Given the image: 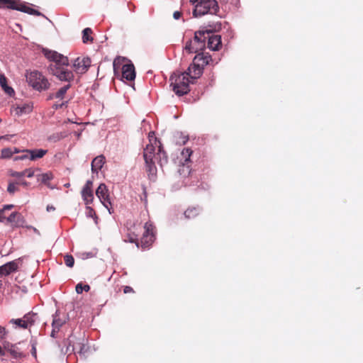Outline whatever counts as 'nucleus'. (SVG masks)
Instances as JSON below:
<instances>
[{
    "label": "nucleus",
    "instance_id": "obj_6",
    "mask_svg": "<svg viewBox=\"0 0 363 363\" xmlns=\"http://www.w3.org/2000/svg\"><path fill=\"white\" fill-rule=\"evenodd\" d=\"M206 31L199 30L195 32L193 39L186 43L184 50L189 53H200L206 48L207 37Z\"/></svg>",
    "mask_w": 363,
    "mask_h": 363
},
{
    "label": "nucleus",
    "instance_id": "obj_46",
    "mask_svg": "<svg viewBox=\"0 0 363 363\" xmlns=\"http://www.w3.org/2000/svg\"><path fill=\"white\" fill-rule=\"evenodd\" d=\"M0 355L1 356H5L6 355V352H4V350L1 348V347L0 346Z\"/></svg>",
    "mask_w": 363,
    "mask_h": 363
},
{
    "label": "nucleus",
    "instance_id": "obj_35",
    "mask_svg": "<svg viewBox=\"0 0 363 363\" xmlns=\"http://www.w3.org/2000/svg\"><path fill=\"white\" fill-rule=\"evenodd\" d=\"M86 214L88 217H91L93 218H97L96 213L94 209L90 206L86 207Z\"/></svg>",
    "mask_w": 363,
    "mask_h": 363
},
{
    "label": "nucleus",
    "instance_id": "obj_16",
    "mask_svg": "<svg viewBox=\"0 0 363 363\" xmlns=\"http://www.w3.org/2000/svg\"><path fill=\"white\" fill-rule=\"evenodd\" d=\"M122 77L128 81H133L135 78V67L133 64H125L122 67Z\"/></svg>",
    "mask_w": 363,
    "mask_h": 363
},
{
    "label": "nucleus",
    "instance_id": "obj_13",
    "mask_svg": "<svg viewBox=\"0 0 363 363\" xmlns=\"http://www.w3.org/2000/svg\"><path fill=\"white\" fill-rule=\"evenodd\" d=\"M92 186L93 182L88 180L82 190V197L86 205H89L93 202L94 193Z\"/></svg>",
    "mask_w": 363,
    "mask_h": 363
},
{
    "label": "nucleus",
    "instance_id": "obj_14",
    "mask_svg": "<svg viewBox=\"0 0 363 363\" xmlns=\"http://www.w3.org/2000/svg\"><path fill=\"white\" fill-rule=\"evenodd\" d=\"M18 259L9 262L0 267V276H8L13 272L18 271Z\"/></svg>",
    "mask_w": 363,
    "mask_h": 363
},
{
    "label": "nucleus",
    "instance_id": "obj_44",
    "mask_svg": "<svg viewBox=\"0 0 363 363\" xmlns=\"http://www.w3.org/2000/svg\"><path fill=\"white\" fill-rule=\"evenodd\" d=\"M18 184H21L23 185V186H28V182H27L26 181H21L20 182H18Z\"/></svg>",
    "mask_w": 363,
    "mask_h": 363
},
{
    "label": "nucleus",
    "instance_id": "obj_41",
    "mask_svg": "<svg viewBox=\"0 0 363 363\" xmlns=\"http://www.w3.org/2000/svg\"><path fill=\"white\" fill-rule=\"evenodd\" d=\"M123 292H124V294H128V293L134 292V291L132 287L126 286L123 289Z\"/></svg>",
    "mask_w": 363,
    "mask_h": 363
},
{
    "label": "nucleus",
    "instance_id": "obj_23",
    "mask_svg": "<svg viewBox=\"0 0 363 363\" xmlns=\"http://www.w3.org/2000/svg\"><path fill=\"white\" fill-rule=\"evenodd\" d=\"M4 352L6 353H9L14 358H20L23 357L22 352L20 351L18 347L16 345H7L5 347Z\"/></svg>",
    "mask_w": 363,
    "mask_h": 363
},
{
    "label": "nucleus",
    "instance_id": "obj_38",
    "mask_svg": "<svg viewBox=\"0 0 363 363\" xmlns=\"http://www.w3.org/2000/svg\"><path fill=\"white\" fill-rule=\"evenodd\" d=\"M67 102H68V100H67V101H62V103H60V104H55L53 105V106H52V107H53L55 109L61 108H62L64 106H66V105H67Z\"/></svg>",
    "mask_w": 363,
    "mask_h": 363
},
{
    "label": "nucleus",
    "instance_id": "obj_4",
    "mask_svg": "<svg viewBox=\"0 0 363 363\" xmlns=\"http://www.w3.org/2000/svg\"><path fill=\"white\" fill-rule=\"evenodd\" d=\"M195 4L193 15L201 17L206 14L216 15L219 11L218 4L216 0H190Z\"/></svg>",
    "mask_w": 363,
    "mask_h": 363
},
{
    "label": "nucleus",
    "instance_id": "obj_21",
    "mask_svg": "<svg viewBox=\"0 0 363 363\" xmlns=\"http://www.w3.org/2000/svg\"><path fill=\"white\" fill-rule=\"evenodd\" d=\"M36 177L38 182H40L41 183L45 184L48 187L52 189L50 184V181L53 179V174L52 172H48L46 173L38 174Z\"/></svg>",
    "mask_w": 363,
    "mask_h": 363
},
{
    "label": "nucleus",
    "instance_id": "obj_20",
    "mask_svg": "<svg viewBox=\"0 0 363 363\" xmlns=\"http://www.w3.org/2000/svg\"><path fill=\"white\" fill-rule=\"evenodd\" d=\"M16 10L35 16L42 15L40 11L26 6L20 0H18V4H17Z\"/></svg>",
    "mask_w": 363,
    "mask_h": 363
},
{
    "label": "nucleus",
    "instance_id": "obj_37",
    "mask_svg": "<svg viewBox=\"0 0 363 363\" xmlns=\"http://www.w3.org/2000/svg\"><path fill=\"white\" fill-rule=\"evenodd\" d=\"M24 154L14 157V160H23L29 158L30 155L28 152H23Z\"/></svg>",
    "mask_w": 363,
    "mask_h": 363
},
{
    "label": "nucleus",
    "instance_id": "obj_25",
    "mask_svg": "<svg viewBox=\"0 0 363 363\" xmlns=\"http://www.w3.org/2000/svg\"><path fill=\"white\" fill-rule=\"evenodd\" d=\"M201 208L199 207H189L184 212V216L187 219H193L199 215Z\"/></svg>",
    "mask_w": 363,
    "mask_h": 363
},
{
    "label": "nucleus",
    "instance_id": "obj_7",
    "mask_svg": "<svg viewBox=\"0 0 363 363\" xmlns=\"http://www.w3.org/2000/svg\"><path fill=\"white\" fill-rule=\"evenodd\" d=\"M29 84L38 91L46 90L50 87V82L48 79L38 71L31 72L27 76Z\"/></svg>",
    "mask_w": 363,
    "mask_h": 363
},
{
    "label": "nucleus",
    "instance_id": "obj_30",
    "mask_svg": "<svg viewBox=\"0 0 363 363\" xmlns=\"http://www.w3.org/2000/svg\"><path fill=\"white\" fill-rule=\"evenodd\" d=\"M12 152L11 147L4 148L1 151V159H9L12 157Z\"/></svg>",
    "mask_w": 363,
    "mask_h": 363
},
{
    "label": "nucleus",
    "instance_id": "obj_17",
    "mask_svg": "<svg viewBox=\"0 0 363 363\" xmlns=\"http://www.w3.org/2000/svg\"><path fill=\"white\" fill-rule=\"evenodd\" d=\"M23 152H28L30 155L29 159L30 160H36L43 157L44 155L48 152V150L43 149L24 150H23Z\"/></svg>",
    "mask_w": 363,
    "mask_h": 363
},
{
    "label": "nucleus",
    "instance_id": "obj_39",
    "mask_svg": "<svg viewBox=\"0 0 363 363\" xmlns=\"http://www.w3.org/2000/svg\"><path fill=\"white\" fill-rule=\"evenodd\" d=\"M13 207V205H11V204H9V205H5V206H4V208H3L0 209V215H1V216H4V215H3V214H4V212L6 210H10V209H11Z\"/></svg>",
    "mask_w": 363,
    "mask_h": 363
},
{
    "label": "nucleus",
    "instance_id": "obj_51",
    "mask_svg": "<svg viewBox=\"0 0 363 363\" xmlns=\"http://www.w3.org/2000/svg\"><path fill=\"white\" fill-rule=\"evenodd\" d=\"M1 121V119L0 118V122Z\"/></svg>",
    "mask_w": 363,
    "mask_h": 363
},
{
    "label": "nucleus",
    "instance_id": "obj_10",
    "mask_svg": "<svg viewBox=\"0 0 363 363\" xmlns=\"http://www.w3.org/2000/svg\"><path fill=\"white\" fill-rule=\"evenodd\" d=\"M192 150L190 148H184L182 152V159L184 160V162H182V167L179 169V172L181 175L184 177L188 176L190 172V157L192 155Z\"/></svg>",
    "mask_w": 363,
    "mask_h": 363
},
{
    "label": "nucleus",
    "instance_id": "obj_36",
    "mask_svg": "<svg viewBox=\"0 0 363 363\" xmlns=\"http://www.w3.org/2000/svg\"><path fill=\"white\" fill-rule=\"evenodd\" d=\"M128 240L130 242H134L136 244V245L139 246L138 239V236L136 235H128Z\"/></svg>",
    "mask_w": 363,
    "mask_h": 363
},
{
    "label": "nucleus",
    "instance_id": "obj_47",
    "mask_svg": "<svg viewBox=\"0 0 363 363\" xmlns=\"http://www.w3.org/2000/svg\"><path fill=\"white\" fill-rule=\"evenodd\" d=\"M79 347H80V350H79V353H82V350H84V345H79Z\"/></svg>",
    "mask_w": 363,
    "mask_h": 363
},
{
    "label": "nucleus",
    "instance_id": "obj_3",
    "mask_svg": "<svg viewBox=\"0 0 363 363\" xmlns=\"http://www.w3.org/2000/svg\"><path fill=\"white\" fill-rule=\"evenodd\" d=\"M192 75L193 74L188 70L183 72L177 71L171 75L170 86L176 95L182 96L190 91L189 84H194L196 79H192Z\"/></svg>",
    "mask_w": 363,
    "mask_h": 363
},
{
    "label": "nucleus",
    "instance_id": "obj_43",
    "mask_svg": "<svg viewBox=\"0 0 363 363\" xmlns=\"http://www.w3.org/2000/svg\"><path fill=\"white\" fill-rule=\"evenodd\" d=\"M60 330L57 329V328H52V332H51V336L52 337H55V333H58Z\"/></svg>",
    "mask_w": 363,
    "mask_h": 363
},
{
    "label": "nucleus",
    "instance_id": "obj_40",
    "mask_svg": "<svg viewBox=\"0 0 363 363\" xmlns=\"http://www.w3.org/2000/svg\"><path fill=\"white\" fill-rule=\"evenodd\" d=\"M6 334L5 328L0 325V340L4 338Z\"/></svg>",
    "mask_w": 363,
    "mask_h": 363
},
{
    "label": "nucleus",
    "instance_id": "obj_19",
    "mask_svg": "<svg viewBox=\"0 0 363 363\" xmlns=\"http://www.w3.org/2000/svg\"><path fill=\"white\" fill-rule=\"evenodd\" d=\"M0 86L5 94L9 96H13L15 95L14 89L8 85L7 79L4 74H0Z\"/></svg>",
    "mask_w": 363,
    "mask_h": 363
},
{
    "label": "nucleus",
    "instance_id": "obj_9",
    "mask_svg": "<svg viewBox=\"0 0 363 363\" xmlns=\"http://www.w3.org/2000/svg\"><path fill=\"white\" fill-rule=\"evenodd\" d=\"M72 67L77 74H82L86 73L91 66V59L88 57H78L72 62Z\"/></svg>",
    "mask_w": 363,
    "mask_h": 363
},
{
    "label": "nucleus",
    "instance_id": "obj_42",
    "mask_svg": "<svg viewBox=\"0 0 363 363\" xmlns=\"http://www.w3.org/2000/svg\"><path fill=\"white\" fill-rule=\"evenodd\" d=\"M181 16H182V12H180V11H174L173 13V17L176 20L179 19Z\"/></svg>",
    "mask_w": 363,
    "mask_h": 363
},
{
    "label": "nucleus",
    "instance_id": "obj_22",
    "mask_svg": "<svg viewBox=\"0 0 363 363\" xmlns=\"http://www.w3.org/2000/svg\"><path fill=\"white\" fill-rule=\"evenodd\" d=\"M35 171L34 169L29 168L26 169L22 172H16L11 171L10 175L13 177L21 178L23 177H27L28 178H31L34 176Z\"/></svg>",
    "mask_w": 363,
    "mask_h": 363
},
{
    "label": "nucleus",
    "instance_id": "obj_32",
    "mask_svg": "<svg viewBox=\"0 0 363 363\" xmlns=\"http://www.w3.org/2000/svg\"><path fill=\"white\" fill-rule=\"evenodd\" d=\"M17 185H18V182H10L8 185L7 191L10 194H13L16 191L19 190Z\"/></svg>",
    "mask_w": 363,
    "mask_h": 363
},
{
    "label": "nucleus",
    "instance_id": "obj_5",
    "mask_svg": "<svg viewBox=\"0 0 363 363\" xmlns=\"http://www.w3.org/2000/svg\"><path fill=\"white\" fill-rule=\"evenodd\" d=\"M212 60L211 56L208 53L201 52L197 53L193 60L192 64L188 68V71L192 73V79H198L203 74V67L208 65Z\"/></svg>",
    "mask_w": 363,
    "mask_h": 363
},
{
    "label": "nucleus",
    "instance_id": "obj_45",
    "mask_svg": "<svg viewBox=\"0 0 363 363\" xmlns=\"http://www.w3.org/2000/svg\"><path fill=\"white\" fill-rule=\"evenodd\" d=\"M11 152H12V155H13L15 153H18L20 152V150L16 147H13V148H11Z\"/></svg>",
    "mask_w": 363,
    "mask_h": 363
},
{
    "label": "nucleus",
    "instance_id": "obj_33",
    "mask_svg": "<svg viewBox=\"0 0 363 363\" xmlns=\"http://www.w3.org/2000/svg\"><path fill=\"white\" fill-rule=\"evenodd\" d=\"M145 231L143 234L154 235V226L151 223L147 222L144 225Z\"/></svg>",
    "mask_w": 363,
    "mask_h": 363
},
{
    "label": "nucleus",
    "instance_id": "obj_28",
    "mask_svg": "<svg viewBox=\"0 0 363 363\" xmlns=\"http://www.w3.org/2000/svg\"><path fill=\"white\" fill-rule=\"evenodd\" d=\"M65 321L61 319L58 313L56 312L53 315V320L52 323V328L60 330V328L65 324Z\"/></svg>",
    "mask_w": 363,
    "mask_h": 363
},
{
    "label": "nucleus",
    "instance_id": "obj_31",
    "mask_svg": "<svg viewBox=\"0 0 363 363\" xmlns=\"http://www.w3.org/2000/svg\"><path fill=\"white\" fill-rule=\"evenodd\" d=\"M75 290L77 294H82L83 291L86 292L89 291L90 290V286L88 284L83 285L82 283H79L77 284Z\"/></svg>",
    "mask_w": 363,
    "mask_h": 363
},
{
    "label": "nucleus",
    "instance_id": "obj_18",
    "mask_svg": "<svg viewBox=\"0 0 363 363\" xmlns=\"http://www.w3.org/2000/svg\"><path fill=\"white\" fill-rule=\"evenodd\" d=\"M105 161V157L102 155L96 157L91 162L92 172L97 173L103 167Z\"/></svg>",
    "mask_w": 363,
    "mask_h": 363
},
{
    "label": "nucleus",
    "instance_id": "obj_15",
    "mask_svg": "<svg viewBox=\"0 0 363 363\" xmlns=\"http://www.w3.org/2000/svg\"><path fill=\"white\" fill-rule=\"evenodd\" d=\"M12 109L18 116H20L23 114H28L31 113L33 109V104L32 102L17 104L16 106H13Z\"/></svg>",
    "mask_w": 363,
    "mask_h": 363
},
{
    "label": "nucleus",
    "instance_id": "obj_27",
    "mask_svg": "<svg viewBox=\"0 0 363 363\" xmlns=\"http://www.w3.org/2000/svg\"><path fill=\"white\" fill-rule=\"evenodd\" d=\"M82 41L84 43H87L88 42L92 43L93 38L91 36L92 34V30L90 28H86L82 31Z\"/></svg>",
    "mask_w": 363,
    "mask_h": 363
},
{
    "label": "nucleus",
    "instance_id": "obj_29",
    "mask_svg": "<svg viewBox=\"0 0 363 363\" xmlns=\"http://www.w3.org/2000/svg\"><path fill=\"white\" fill-rule=\"evenodd\" d=\"M21 217V214L19 213L13 212L7 218L4 216V220H6V221L8 223H16V225H18L19 224V220H19V218Z\"/></svg>",
    "mask_w": 363,
    "mask_h": 363
},
{
    "label": "nucleus",
    "instance_id": "obj_11",
    "mask_svg": "<svg viewBox=\"0 0 363 363\" xmlns=\"http://www.w3.org/2000/svg\"><path fill=\"white\" fill-rule=\"evenodd\" d=\"M96 195L99 199L103 205L108 209L111 213L112 204L110 200L108 189L105 184H101L96 191Z\"/></svg>",
    "mask_w": 363,
    "mask_h": 363
},
{
    "label": "nucleus",
    "instance_id": "obj_26",
    "mask_svg": "<svg viewBox=\"0 0 363 363\" xmlns=\"http://www.w3.org/2000/svg\"><path fill=\"white\" fill-rule=\"evenodd\" d=\"M18 0H0V8L6 7L16 10Z\"/></svg>",
    "mask_w": 363,
    "mask_h": 363
},
{
    "label": "nucleus",
    "instance_id": "obj_1",
    "mask_svg": "<svg viewBox=\"0 0 363 363\" xmlns=\"http://www.w3.org/2000/svg\"><path fill=\"white\" fill-rule=\"evenodd\" d=\"M44 55L47 59L52 61L49 66L50 72L55 76L59 80L68 82L67 84L63 86L57 91L50 94L48 99H53L64 101L66 99V94L71 87L70 82L74 80V75L71 70L67 69V66L69 65V60L56 51L44 50Z\"/></svg>",
    "mask_w": 363,
    "mask_h": 363
},
{
    "label": "nucleus",
    "instance_id": "obj_8",
    "mask_svg": "<svg viewBox=\"0 0 363 363\" xmlns=\"http://www.w3.org/2000/svg\"><path fill=\"white\" fill-rule=\"evenodd\" d=\"M38 318V314L32 311L25 314L21 318H12L9 323L13 325L15 328L28 329L34 325Z\"/></svg>",
    "mask_w": 363,
    "mask_h": 363
},
{
    "label": "nucleus",
    "instance_id": "obj_2",
    "mask_svg": "<svg viewBox=\"0 0 363 363\" xmlns=\"http://www.w3.org/2000/svg\"><path fill=\"white\" fill-rule=\"evenodd\" d=\"M155 150L156 147L152 144H149L146 145L143 151L146 171L150 179H155L157 176V168L155 160L157 161L160 167L166 164L168 162L167 155L160 145L157 147V153H155Z\"/></svg>",
    "mask_w": 363,
    "mask_h": 363
},
{
    "label": "nucleus",
    "instance_id": "obj_24",
    "mask_svg": "<svg viewBox=\"0 0 363 363\" xmlns=\"http://www.w3.org/2000/svg\"><path fill=\"white\" fill-rule=\"evenodd\" d=\"M154 235L143 234L140 244L143 249L148 248L154 242Z\"/></svg>",
    "mask_w": 363,
    "mask_h": 363
},
{
    "label": "nucleus",
    "instance_id": "obj_49",
    "mask_svg": "<svg viewBox=\"0 0 363 363\" xmlns=\"http://www.w3.org/2000/svg\"><path fill=\"white\" fill-rule=\"evenodd\" d=\"M33 354L34 356H36V351H35V347H33Z\"/></svg>",
    "mask_w": 363,
    "mask_h": 363
},
{
    "label": "nucleus",
    "instance_id": "obj_50",
    "mask_svg": "<svg viewBox=\"0 0 363 363\" xmlns=\"http://www.w3.org/2000/svg\"><path fill=\"white\" fill-rule=\"evenodd\" d=\"M51 209H55V208L54 207H50V206L47 207V210L48 211L51 210Z\"/></svg>",
    "mask_w": 363,
    "mask_h": 363
},
{
    "label": "nucleus",
    "instance_id": "obj_12",
    "mask_svg": "<svg viewBox=\"0 0 363 363\" xmlns=\"http://www.w3.org/2000/svg\"><path fill=\"white\" fill-rule=\"evenodd\" d=\"M208 40V47L212 50H218L221 46V38L218 35L211 34V30H205Z\"/></svg>",
    "mask_w": 363,
    "mask_h": 363
},
{
    "label": "nucleus",
    "instance_id": "obj_48",
    "mask_svg": "<svg viewBox=\"0 0 363 363\" xmlns=\"http://www.w3.org/2000/svg\"><path fill=\"white\" fill-rule=\"evenodd\" d=\"M4 216H1L0 215V222H3L4 221Z\"/></svg>",
    "mask_w": 363,
    "mask_h": 363
},
{
    "label": "nucleus",
    "instance_id": "obj_34",
    "mask_svg": "<svg viewBox=\"0 0 363 363\" xmlns=\"http://www.w3.org/2000/svg\"><path fill=\"white\" fill-rule=\"evenodd\" d=\"M64 262H65V264L68 267H72L74 266V257L72 255H66L64 257Z\"/></svg>",
    "mask_w": 363,
    "mask_h": 363
}]
</instances>
